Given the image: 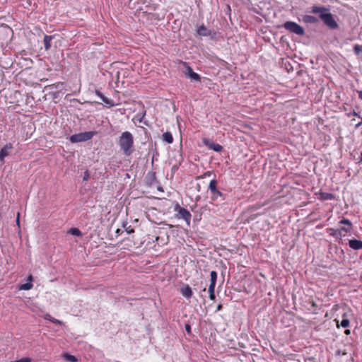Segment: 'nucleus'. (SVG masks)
<instances>
[{"label":"nucleus","instance_id":"obj_28","mask_svg":"<svg viewBox=\"0 0 362 362\" xmlns=\"http://www.w3.org/2000/svg\"><path fill=\"white\" fill-rule=\"evenodd\" d=\"M127 223H123V228H125V230L127 231V233L128 234L134 233V229L132 228L131 226L127 227Z\"/></svg>","mask_w":362,"mask_h":362},{"label":"nucleus","instance_id":"obj_41","mask_svg":"<svg viewBox=\"0 0 362 362\" xmlns=\"http://www.w3.org/2000/svg\"><path fill=\"white\" fill-rule=\"evenodd\" d=\"M360 160L362 162V152L361 153Z\"/></svg>","mask_w":362,"mask_h":362},{"label":"nucleus","instance_id":"obj_19","mask_svg":"<svg viewBox=\"0 0 362 362\" xmlns=\"http://www.w3.org/2000/svg\"><path fill=\"white\" fill-rule=\"evenodd\" d=\"M53 37L51 35H45L44 37L43 42L44 47L46 50H48L51 47V41Z\"/></svg>","mask_w":362,"mask_h":362},{"label":"nucleus","instance_id":"obj_40","mask_svg":"<svg viewBox=\"0 0 362 362\" xmlns=\"http://www.w3.org/2000/svg\"><path fill=\"white\" fill-rule=\"evenodd\" d=\"M221 308H222V305H218V307H217V310H221Z\"/></svg>","mask_w":362,"mask_h":362},{"label":"nucleus","instance_id":"obj_22","mask_svg":"<svg viewBox=\"0 0 362 362\" xmlns=\"http://www.w3.org/2000/svg\"><path fill=\"white\" fill-rule=\"evenodd\" d=\"M216 185H217V181L215 179L211 180L209 185V189L210 190L211 194H212L214 192H216V190H218Z\"/></svg>","mask_w":362,"mask_h":362},{"label":"nucleus","instance_id":"obj_31","mask_svg":"<svg viewBox=\"0 0 362 362\" xmlns=\"http://www.w3.org/2000/svg\"><path fill=\"white\" fill-rule=\"evenodd\" d=\"M19 360H20V362H30L31 361V358L29 357L22 358Z\"/></svg>","mask_w":362,"mask_h":362},{"label":"nucleus","instance_id":"obj_36","mask_svg":"<svg viewBox=\"0 0 362 362\" xmlns=\"http://www.w3.org/2000/svg\"><path fill=\"white\" fill-rule=\"evenodd\" d=\"M358 94L359 99H361L362 100V90H358Z\"/></svg>","mask_w":362,"mask_h":362},{"label":"nucleus","instance_id":"obj_7","mask_svg":"<svg viewBox=\"0 0 362 362\" xmlns=\"http://www.w3.org/2000/svg\"><path fill=\"white\" fill-rule=\"evenodd\" d=\"M197 33L200 37H210L211 39L216 37L215 31L209 30L204 25L199 26L197 29Z\"/></svg>","mask_w":362,"mask_h":362},{"label":"nucleus","instance_id":"obj_39","mask_svg":"<svg viewBox=\"0 0 362 362\" xmlns=\"http://www.w3.org/2000/svg\"><path fill=\"white\" fill-rule=\"evenodd\" d=\"M210 172H206L204 174V177L209 176L210 175Z\"/></svg>","mask_w":362,"mask_h":362},{"label":"nucleus","instance_id":"obj_5","mask_svg":"<svg viewBox=\"0 0 362 362\" xmlns=\"http://www.w3.org/2000/svg\"><path fill=\"white\" fill-rule=\"evenodd\" d=\"M283 26L288 31L298 35H303L305 34V30L303 27L295 22L286 21L284 23Z\"/></svg>","mask_w":362,"mask_h":362},{"label":"nucleus","instance_id":"obj_37","mask_svg":"<svg viewBox=\"0 0 362 362\" xmlns=\"http://www.w3.org/2000/svg\"><path fill=\"white\" fill-rule=\"evenodd\" d=\"M19 216H20V214H19V213H18V216H17V218H16V223L18 225H19V223H20V221H19Z\"/></svg>","mask_w":362,"mask_h":362},{"label":"nucleus","instance_id":"obj_24","mask_svg":"<svg viewBox=\"0 0 362 362\" xmlns=\"http://www.w3.org/2000/svg\"><path fill=\"white\" fill-rule=\"evenodd\" d=\"M63 357H64V360H66V361H69V362H76L77 361V358L76 356L69 354H64Z\"/></svg>","mask_w":362,"mask_h":362},{"label":"nucleus","instance_id":"obj_44","mask_svg":"<svg viewBox=\"0 0 362 362\" xmlns=\"http://www.w3.org/2000/svg\"><path fill=\"white\" fill-rule=\"evenodd\" d=\"M11 362H20V360H16L15 361H11Z\"/></svg>","mask_w":362,"mask_h":362},{"label":"nucleus","instance_id":"obj_4","mask_svg":"<svg viewBox=\"0 0 362 362\" xmlns=\"http://www.w3.org/2000/svg\"><path fill=\"white\" fill-rule=\"evenodd\" d=\"M95 134V132H85L78 134H75L69 137V141L71 143H78L83 141H87L93 138Z\"/></svg>","mask_w":362,"mask_h":362},{"label":"nucleus","instance_id":"obj_32","mask_svg":"<svg viewBox=\"0 0 362 362\" xmlns=\"http://www.w3.org/2000/svg\"><path fill=\"white\" fill-rule=\"evenodd\" d=\"M44 319L51 322V320L52 319V317L49 314L47 313V314H45L44 315Z\"/></svg>","mask_w":362,"mask_h":362},{"label":"nucleus","instance_id":"obj_34","mask_svg":"<svg viewBox=\"0 0 362 362\" xmlns=\"http://www.w3.org/2000/svg\"><path fill=\"white\" fill-rule=\"evenodd\" d=\"M185 329H186V331H187L188 333H189V332H190V331H191V327H190V325H185Z\"/></svg>","mask_w":362,"mask_h":362},{"label":"nucleus","instance_id":"obj_43","mask_svg":"<svg viewBox=\"0 0 362 362\" xmlns=\"http://www.w3.org/2000/svg\"><path fill=\"white\" fill-rule=\"evenodd\" d=\"M117 233H120V230L119 229H117V231H116Z\"/></svg>","mask_w":362,"mask_h":362},{"label":"nucleus","instance_id":"obj_13","mask_svg":"<svg viewBox=\"0 0 362 362\" xmlns=\"http://www.w3.org/2000/svg\"><path fill=\"white\" fill-rule=\"evenodd\" d=\"M95 95L99 97L101 100L108 106L111 107L114 105V103L112 100L109 99L108 98L105 97L103 93H101L98 90H95Z\"/></svg>","mask_w":362,"mask_h":362},{"label":"nucleus","instance_id":"obj_14","mask_svg":"<svg viewBox=\"0 0 362 362\" xmlns=\"http://www.w3.org/2000/svg\"><path fill=\"white\" fill-rule=\"evenodd\" d=\"M349 246L355 250L362 249V241L356 239H352L349 241Z\"/></svg>","mask_w":362,"mask_h":362},{"label":"nucleus","instance_id":"obj_21","mask_svg":"<svg viewBox=\"0 0 362 362\" xmlns=\"http://www.w3.org/2000/svg\"><path fill=\"white\" fill-rule=\"evenodd\" d=\"M342 320L341 321V323H340V325L342 327H348L350 325V321L347 318V314L345 313L342 315Z\"/></svg>","mask_w":362,"mask_h":362},{"label":"nucleus","instance_id":"obj_25","mask_svg":"<svg viewBox=\"0 0 362 362\" xmlns=\"http://www.w3.org/2000/svg\"><path fill=\"white\" fill-rule=\"evenodd\" d=\"M327 232L329 234V235L339 238V235L337 233H338V229H334V228H329L327 229Z\"/></svg>","mask_w":362,"mask_h":362},{"label":"nucleus","instance_id":"obj_15","mask_svg":"<svg viewBox=\"0 0 362 362\" xmlns=\"http://www.w3.org/2000/svg\"><path fill=\"white\" fill-rule=\"evenodd\" d=\"M33 276L30 274L28 277L27 282L25 284H21L19 286L20 290L28 291L31 289L33 286Z\"/></svg>","mask_w":362,"mask_h":362},{"label":"nucleus","instance_id":"obj_23","mask_svg":"<svg viewBox=\"0 0 362 362\" xmlns=\"http://www.w3.org/2000/svg\"><path fill=\"white\" fill-rule=\"evenodd\" d=\"M69 233L72 235L77 236V237L82 236V233L81 232V230L78 228H71V229H69Z\"/></svg>","mask_w":362,"mask_h":362},{"label":"nucleus","instance_id":"obj_16","mask_svg":"<svg viewBox=\"0 0 362 362\" xmlns=\"http://www.w3.org/2000/svg\"><path fill=\"white\" fill-rule=\"evenodd\" d=\"M352 230H353V228L345 227V226L338 228L337 233L339 235V238H341L342 237H345L346 235L349 233H351L352 231Z\"/></svg>","mask_w":362,"mask_h":362},{"label":"nucleus","instance_id":"obj_27","mask_svg":"<svg viewBox=\"0 0 362 362\" xmlns=\"http://www.w3.org/2000/svg\"><path fill=\"white\" fill-rule=\"evenodd\" d=\"M354 51L356 55H359L362 53V46L359 45H355L354 46Z\"/></svg>","mask_w":362,"mask_h":362},{"label":"nucleus","instance_id":"obj_35","mask_svg":"<svg viewBox=\"0 0 362 362\" xmlns=\"http://www.w3.org/2000/svg\"><path fill=\"white\" fill-rule=\"evenodd\" d=\"M361 126H362V117H361V122H359L358 123H357V124H356V127H356V128H359V127H361Z\"/></svg>","mask_w":362,"mask_h":362},{"label":"nucleus","instance_id":"obj_8","mask_svg":"<svg viewBox=\"0 0 362 362\" xmlns=\"http://www.w3.org/2000/svg\"><path fill=\"white\" fill-rule=\"evenodd\" d=\"M203 144L209 149L214 150L216 152H221L223 150V146L221 145L214 143L208 139H204Z\"/></svg>","mask_w":362,"mask_h":362},{"label":"nucleus","instance_id":"obj_26","mask_svg":"<svg viewBox=\"0 0 362 362\" xmlns=\"http://www.w3.org/2000/svg\"><path fill=\"white\" fill-rule=\"evenodd\" d=\"M339 223V224L345 225V227L353 228L352 223L351 222L350 220H349L347 218H343V219L340 220Z\"/></svg>","mask_w":362,"mask_h":362},{"label":"nucleus","instance_id":"obj_6","mask_svg":"<svg viewBox=\"0 0 362 362\" xmlns=\"http://www.w3.org/2000/svg\"><path fill=\"white\" fill-rule=\"evenodd\" d=\"M210 277H211V279H210V284H209V289H208V291H209V298L211 300H215V286H216V279H217V273L215 271H211V273H210Z\"/></svg>","mask_w":362,"mask_h":362},{"label":"nucleus","instance_id":"obj_3","mask_svg":"<svg viewBox=\"0 0 362 362\" xmlns=\"http://www.w3.org/2000/svg\"><path fill=\"white\" fill-rule=\"evenodd\" d=\"M173 209L174 211L177 212L175 217L178 219L182 218L185 220L187 224L189 226L192 217L190 212L187 209L181 207L177 202H175L174 204Z\"/></svg>","mask_w":362,"mask_h":362},{"label":"nucleus","instance_id":"obj_1","mask_svg":"<svg viewBox=\"0 0 362 362\" xmlns=\"http://www.w3.org/2000/svg\"><path fill=\"white\" fill-rule=\"evenodd\" d=\"M311 13L318 14L320 20L329 29L335 30L338 28V23L330 13L329 8L314 6L312 7Z\"/></svg>","mask_w":362,"mask_h":362},{"label":"nucleus","instance_id":"obj_10","mask_svg":"<svg viewBox=\"0 0 362 362\" xmlns=\"http://www.w3.org/2000/svg\"><path fill=\"white\" fill-rule=\"evenodd\" d=\"M185 74L191 79V81H200V76L198 74L195 73L189 66H187V72Z\"/></svg>","mask_w":362,"mask_h":362},{"label":"nucleus","instance_id":"obj_29","mask_svg":"<svg viewBox=\"0 0 362 362\" xmlns=\"http://www.w3.org/2000/svg\"><path fill=\"white\" fill-rule=\"evenodd\" d=\"M51 322L54 324H57V325H63V322L61 320L55 319L54 317H52V319L51 320Z\"/></svg>","mask_w":362,"mask_h":362},{"label":"nucleus","instance_id":"obj_12","mask_svg":"<svg viewBox=\"0 0 362 362\" xmlns=\"http://www.w3.org/2000/svg\"><path fill=\"white\" fill-rule=\"evenodd\" d=\"M181 294L187 299L191 298L193 295L192 288L189 285H185L180 289Z\"/></svg>","mask_w":362,"mask_h":362},{"label":"nucleus","instance_id":"obj_30","mask_svg":"<svg viewBox=\"0 0 362 362\" xmlns=\"http://www.w3.org/2000/svg\"><path fill=\"white\" fill-rule=\"evenodd\" d=\"M89 177H90L89 173H88V170H86L84 173V175H83V179L84 181H87L89 179Z\"/></svg>","mask_w":362,"mask_h":362},{"label":"nucleus","instance_id":"obj_33","mask_svg":"<svg viewBox=\"0 0 362 362\" xmlns=\"http://www.w3.org/2000/svg\"><path fill=\"white\" fill-rule=\"evenodd\" d=\"M350 115H354V116H356V117H358L361 118V116H360L359 113L356 112V111H354L353 112L349 113V116H350Z\"/></svg>","mask_w":362,"mask_h":362},{"label":"nucleus","instance_id":"obj_2","mask_svg":"<svg viewBox=\"0 0 362 362\" xmlns=\"http://www.w3.org/2000/svg\"><path fill=\"white\" fill-rule=\"evenodd\" d=\"M120 149L126 156H129L134 151V137L131 132H124L119 138Z\"/></svg>","mask_w":362,"mask_h":362},{"label":"nucleus","instance_id":"obj_9","mask_svg":"<svg viewBox=\"0 0 362 362\" xmlns=\"http://www.w3.org/2000/svg\"><path fill=\"white\" fill-rule=\"evenodd\" d=\"M13 148V145L11 143L6 144L1 150H0V160L4 161L5 157L9 155L11 150Z\"/></svg>","mask_w":362,"mask_h":362},{"label":"nucleus","instance_id":"obj_18","mask_svg":"<svg viewBox=\"0 0 362 362\" xmlns=\"http://www.w3.org/2000/svg\"><path fill=\"white\" fill-rule=\"evenodd\" d=\"M319 199L320 200H323V201L332 200L334 199V195L333 194L329 193V192H321L320 194Z\"/></svg>","mask_w":362,"mask_h":362},{"label":"nucleus","instance_id":"obj_11","mask_svg":"<svg viewBox=\"0 0 362 362\" xmlns=\"http://www.w3.org/2000/svg\"><path fill=\"white\" fill-rule=\"evenodd\" d=\"M302 21L305 24H316L319 20L314 16L304 15L302 16Z\"/></svg>","mask_w":362,"mask_h":362},{"label":"nucleus","instance_id":"obj_42","mask_svg":"<svg viewBox=\"0 0 362 362\" xmlns=\"http://www.w3.org/2000/svg\"><path fill=\"white\" fill-rule=\"evenodd\" d=\"M312 305H313V307H315V306H316V304H315L314 302H313V303H312Z\"/></svg>","mask_w":362,"mask_h":362},{"label":"nucleus","instance_id":"obj_38","mask_svg":"<svg viewBox=\"0 0 362 362\" xmlns=\"http://www.w3.org/2000/svg\"><path fill=\"white\" fill-rule=\"evenodd\" d=\"M344 333H345V334L349 335L350 334V330L346 329V330H345Z\"/></svg>","mask_w":362,"mask_h":362},{"label":"nucleus","instance_id":"obj_20","mask_svg":"<svg viewBox=\"0 0 362 362\" xmlns=\"http://www.w3.org/2000/svg\"><path fill=\"white\" fill-rule=\"evenodd\" d=\"M163 140L168 144H172L173 142V137L170 132H166L163 134Z\"/></svg>","mask_w":362,"mask_h":362},{"label":"nucleus","instance_id":"obj_17","mask_svg":"<svg viewBox=\"0 0 362 362\" xmlns=\"http://www.w3.org/2000/svg\"><path fill=\"white\" fill-rule=\"evenodd\" d=\"M211 199L214 201L220 200V201H224L225 200V196L224 194L220 192L218 189L214 192L211 194Z\"/></svg>","mask_w":362,"mask_h":362}]
</instances>
